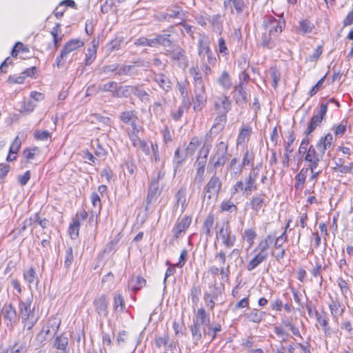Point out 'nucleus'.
Returning <instances> with one entry per match:
<instances>
[{
	"mask_svg": "<svg viewBox=\"0 0 353 353\" xmlns=\"http://www.w3.org/2000/svg\"><path fill=\"white\" fill-rule=\"evenodd\" d=\"M134 65H132L118 64L117 75H136L137 72H134Z\"/></svg>",
	"mask_w": 353,
	"mask_h": 353,
	"instance_id": "40",
	"label": "nucleus"
},
{
	"mask_svg": "<svg viewBox=\"0 0 353 353\" xmlns=\"http://www.w3.org/2000/svg\"><path fill=\"white\" fill-rule=\"evenodd\" d=\"M1 313L3 315L7 325L11 328H14V327L18 323L19 321V314L12 303L4 304L1 308Z\"/></svg>",
	"mask_w": 353,
	"mask_h": 353,
	"instance_id": "8",
	"label": "nucleus"
},
{
	"mask_svg": "<svg viewBox=\"0 0 353 353\" xmlns=\"http://www.w3.org/2000/svg\"><path fill=\"white\" fill-rule=\"evenodd\" d=\"M228 144L221 141L216 145L210 157L209 166L213 170L223 167L228 159Z\"/></svg>",
	"mask_w": 353,
	"mask_h": 353,
	"instance_id": "3",
	"label": "nucleus"
},
{
	"mask_svg": "<svg viewBox=\"0 0 353 353\" xmlns=\"http://www.w3.org/2000/svg\"><path fill=\"white\" fill-rule=\"evenodd\" d=\"M201 289L199 287L193 286L190 290L191 301L194 305H197L199 301Z\"/></svg>",
	"mask_w": 353,
	"mask_h": 353,
	"instance_id": "64",
	"label": "nucleus"
},
{
	"mask_svg": "<svg viewBox=\"0 0 353 353\" xmlns=\"http://www.w3.org/2000/svg\"><path fill=\"white\" fill-rule=\"evenodd\" d=\"M154 39V48L161 46L167 49L172 48L174 46L173 40L172 39V34L163 31V34H159L155 36Z\"/></svg>",
	"mask_w": 353,
	"mask_h": 353,
	"instance_id": "19",
	"label": "nucleus"
},
{
	"mask_svg": "<svg viewBox=\"0 0 353 353\" xmlns=\"http://www.w3.org/2000/svg\"><path fill=\"white\" fill-rule=\"evenodd\" d=\"M74 261L73 249L72 247H68L65 250L64 257V266L66 269H69Z\"/></svg>",
	"mask_w": 353,
	"mask_h": 353,
	"instance_id": "51",
	"label": "nucleus"
},
{
	"mask_svg": "<svg viewBox=\"0 0 353 353\" xmlns=\"http://www.w3.org/2000/svg\"><path fill=\"white\" fill-rule=\"evenodd\" d=\"M309 168H302L299 173L296 176L295 179L296 183L295 184V188H299V185H303L305 182L306 177L307 176Z\"/></svg>",
	"mask_w": 353,
	"mask_h": 353,
	"instance_id": "52",
	"label": "nucleus"
},
{
	"mask_svg": "<svg viewBox=\"0 0 353 353\" xmlns=\"http://www.w3.org/2000/svg\"><path fill=\"white\" fill-rule=\"evenodd\" d=\"M268 18L270 25V35L275 37L279 32L282 31V23L278 21L272 17H268Z\"/></svg>",
	"mask_w": 353,
	"mask_h": 353,
	"instance_id": "39",
	"label": "nucleus"
},
{
	"mask_svg": "<svg viewBox=\"0 0 353 353\" xmlns=\"http://www.w3.org/2000/svg\"><path fill=\"white\" fill-rule=\"evenodd\" d=\"M251 134V128L250 127H245L243 128L237 138V144L240 145L245 142L246 139H248L250 136Z\"/></svg>",
	"mask_w": 353,
	"mask_h": 353,
	"instance_id": "55",
	"label": "nucleus"
},
{
	"mask_svg": "<svg viewBox=\"0 0 353 353\" xmlns=\"http://www.w3.org/2000/svg\"><path fill=\"white\" fill-rule=\"evenodd\" d=\"M328 103H334L337 107L340 106L339 103L337 101H335L334 99H331L328 102L321 103L320 108L317 110V112L314 113L311 118V120L308 123V126L305 131V135L307 136L310 134L314 131L317 126L320 125L327 111Z\"/></svg>",
	"mask_w": 353,
	"mask_h": 353,
	"instance_id": "4",
	"label": "nucleus"
},
{
	"mask_svg": "<svg viewBox=\"0 0 353 353\" xmlns=\"http://www.w3.org/2000/svg\"><path fill=\"white\" fill-rule=\"evenodd\" d=\"M209 22L212 24L214 30L219 34L222 32V21L221 20L220 14H215L209 18Z\"/></svg>",
	"mask_w": 353,
	"mask_h": 353,
	"instance_id": "49",
	"label": "nucleus"
},
{
	"mask_svg": "<svg viewBox=\"0 0 353 353\" xmlns=\"http://www.w3.org/2000/svg\"><path fill=\"white\" fill-rule=\"evenodd\" d=\"M128 285L132 291L137 292L146 285V281L141 276H132Z\"/></svg>",
	"mask_w": 353,
	"mask_h": 353,
	"instance_id": "34",
	"label": "nucleus"
},
{
	"mask_svg": "<svg viewBox=\"0 0 353 353\" xmlns=\"http://www.w3.org/2000/svg\"><path fill=\"white\" fill-rule=\"evenodd\" d=\"M334 170L343 174H353V163L351 162L348 165H344V160L339 158L335 161Z\"/></svg>",
	"mask_w": 353,
	"mask_h": 353,
	"instance_id": "33",
	"label": "nucleus"
},
{
	"mask_svg": "<svg viewBox=\"0 0 353 353\" xmlns=\"http://www.w3.org/2000/svg\"><path fill=\"white\" fill-rule=\"evenodd\" d=\"M167 54L174 61H184L187 62V57L185 50L180 46H174L172 48L167 49Z\"/></svg>",
	"mask_w": 353,
	"mask_h": 353,
	"instance_id": "26",
	"label": "nucleus"
},
{
	"mask_svg": "<svg viewBox=\"0 0 353 353\" xmlns=\"http://www.w3.org/2000/svg\"><path fill=\"white\" fill-rule=\"evenodd\" d=\"M23 278L30 284L34 283V280L37 279L36 272L34 268H30L29 270L23 272Z\"/></svg>",
	"mask_w": 353,
	"mask_h": 353,
	"instance_id": "63",
	"label": "nucleus"
},
{
	"mask_svg": "<svg viewBox=\"0 0 353 353\" xmlns=\"http://www.w3.org/2000/svg\"><path fill=\"white\" fill-rule=\"evenodd\" d=\"M95 312L101 317H107L108 315V301L105 294L97 296L93 301Z\"/></svg>",
	"mask_w": 353,
	"mask_h": 353,
	"instance_id": "13",
	"label": "nucleus"
},
{
	"mask_svg": "<svg viewBox=\"0 0 353 353\" xmlns=\"http://www.w3.org/2000/svg\"><path fill=\"white\" fill-rule=\"evenodd\" d=\"M151 78L165 93L172 90L173 83L166 74L152 72Z\"/></svg>",
	"mask_w": 353,
	"mask_h": 353,
	"instance_id": "12",
	"label": "nucleus"
},
{
	"mask_svg": "<svg viewBox=\"0 0 353 353\" xmlns=\"http://www.w3.org/2000/svg\"><path fill=\"white\" fill-rule=\"evenodd\" d=\"M97 46L94 44L87 50L85 54V65H90L96 59Z\"/></svg>",
	"mask_w": 353,
	"mask_h": 353,
	"instance_id": "47",
	"label": "nucleus"
},
{
	"mask_svg": "<svg viewBox=\"0 0 353 353\" xmlns=\"http://www.w3.org/2000/svg\"><path fill=\"white\" fill-rule=\"evenodd\" d=\"M218 83L225 90H229L232 87V81L230 74L227 71H223L218 79Z\"/></svg>",
	"mask_w": 353,
	"mask_h": 353,
	"instance_id": "42",
	"label": "nucleus"
},
{
	"mask_svg": "<svg viewBox=\"0 0 353 353\" xmlns=\"http://www.w3.org/2000/svg\"><path fill=\"white\" fill-rule=\"evenodd\" d=\"M218 235L227 248H231L234 245L235 237L231 235L230 225L228 222L223 224L218 232Z\"/></svg>",
	"mask_w": 353,
	"mask_h": 353,
	"instance_id": "15",
	"label": "nucleus"
},
{
	"mask_svg": "<svg viewBox=\"0 0 353 353\" xmlns=\"http://www.w3.org/2000/svg\"><path fill=\"white\" fill-rule=\"evenodd\" d=\"M222 330V327L221 324L218 323H214L212 324H210V326L207 327V331H210L211 334L209 335L211 336V341L214 340L216 337V334Z\"/></svg>",
	"mask_w": 353,
	"mask_h": 353,
	"instance_id": "58",
	"label": "nucleus"
},
{
	"mask_svg": "<svg viewBox=\"0 0 353 353\" xmlns=\"http://www.w3.org/2000/svg\"><path fill=\"white\" fill-rule=\"evenodd\" d=\"M191 102L190 101H187L186 99L185 101H182L181 105L178 108L176 112H172L171 116L172 118L174 121H179L182 117L184 111L188 110L190 108Z\"/></svg>",
	"mask_w": 353,
	"mask_h": 353,
	"instance_id": "35",
	"label": "nucleus"
},
{
	"mask_svg": "<svg viewBox=\"0 0 353 353\" xmlns=\"http://www.w3.org/2000/svg\"><path fill=\"white\" fill-rule=\"evenodd\" d=\"M223 288L216 281L209 285V290L203 294V301L208 310L213 311L216 303L223 304Z\"/></svg>",
	"mask_w": 353,
	"mask_h": 353,
	"instance_id": "2",
	"label": "nucleus"
},
{
	"mask_svg": "<svg viewBox=\"0 0 353 353\" xmlns=\"http://www.w3.org/2000/svg\"><path fill=\"white\" fill-rule=\"evenodd\" d=\"M114 310L119 312H123L125 309V301L123 297L120 293L114 294Z\"/></svg>",
	"mask_w": 353,
	"mask_h": 353,
	"instance_id": "45",
	"label": "nucleus"
},
{
	"mask_svg": "<svg viewBox=\"0 0 353 353\" xmlns=\"http://www.w3.org/2000/svg\"><path fill=\"white\" fill-rule=\"evenodd\" d=\"M190 74L193 78L194 88H205L201 70L197 66L191 68L190 69Z\"/></svg>",
	"mask_w": 353,
	"mask_h": 353,
	"instance_id": "28",
	"label": "nucleus"
},
{
	"mask_svg": "<svg viewBox=\"0 0 353 353\" xmlns=\"http://www.w3.org/2000/svg\"><path fill=\"white\" fill-rule=\"evenodd\" d=\"M232 108V101L229 97L221 94L214 98V109L216 113L227 114Z\"/></svg>",
	"mask_w": 353,
	"mask_h": 353,
	"instance_id": "10",
	"label": "nucleus"
},
{
	"mask_svg": "<svg viewBox=\"0 0 353 353\" xmlns=\"http://www.w3.org/2000/svg\"><path fill=\"white\" fill-rule=\"evenodd\" d=\"M132 94L137 97L142 102L147 103L150 101V94L139 86L133 87Z\"/></svg>",
	"mask_w": 353,
	"mask_h": 353,
	"instance_id": "44",
	"label": "nucleus"
},
{
	"mask_svg": "<svg viewBox=\"0 0 353 353\" xmlns=\"http://www.w3.org/2000/svg\"><path fill=\"white\" fill-rule=\"evenodd\" d=\"M160 194L161 190L159 188V184H157V183L154 181H151L148 188V195L146 198V210H148V205L154 203Z\"/></svg>",
	"mask_w": 353,
	"mask_h": 353,
	"instance_id": "22",
	"label": "nucleus"
},
{
	"mask_svg": "<svg viewBox=\"0 0 353 353\" xmlns=\"http://www.w3.org/2000/svg\"><path fill=\"white\" fill-rule=\"evenodd\" d=\"M217 116L214 120V123L211 128L210 132L212 133L218 134L219 132L224 129L225 125L227 123V114L216 113Z\"/></svg>",
	"mask_w": 353,
	"mask_h": 353,
	"instance_id": "25",
	"label": "nucleus"
},
{
	"mask_svg": "<svg viewBox=\"0 0 353 353\" xmlns=\"http://www.w3.org/2000/svg\"><path fill=\"white\" fill-rule=\"evenodd\" d=\"M27 347L24 342L17 341L14 344L0 353H26Z\"/></svg>",
	"mask_w": 353,
	"mask_h": 353,
	"instance_id": "37",
	"label": "nucleus"
},
{
	"mask_svg": "<svg viewBox=\"0 0 353 353\" xmlns=\"http://www.w3.org/2000/svg\"><path fill=\"white\" fill-rule=\"evenodd\" d=\"M222 181L219 176L213 174L208 180L203 188L204 199L210 201L212 199H216L222 188Z\"/></svg>",
	"mask_w": 353,
	"mask_h": 353,
	"instance_id": "6",
	"label": "nucleus"
},
{
	"mask_svg": "<svg viewBox=\"0 0 353 353\" xmlns=\"http://www.w3.org/2000/svg\"><path fill=\"white\" fill-rule=\"evenodd\" d=\"M322 154L318 150L316 151L315 149L310 145L309 149L307 151L305 160L310 163V170L311 172H313L314 170H316L319 165V161L323 158Z\"/></svg>",
	"mask_w": 353,
	"mask_h": 353,
	"instance_id": "16",
	"label": "nucleus"
},
{
	"mask_svg": "<svg viewBox=\"0 0 353 353\" xmlns=\"http://www.w3.org/2000/svg\"><path fill=\"white\" fill-rule=\"evenodd\" d=\"M333 141V136L331 134H327L325 137H321L316 144L317 150L323 156L327 149L330 148Z\"/></svg>",
	"mask_w": 353,
	"mask_h": 353,
	"instance_id": "30",
	"label": "nucleus"
},
{
	"mask_svg": "<svg viewBox=\"0 0 353 353\" xmlns=\"http://www.w3.org/2000/svg\"><path fill=\"white\" fill-rule=\"evenodd\" d=\"M193 321L200 325H203L204 336L211 334L210 331H207V327L210 324V316L204 307H199L196 311H194Z\"/></svg>",
	"mask_w": 353,
	"mask_h": 353,
	"instance_id": "9",
	"label": "nucleus"
},
{
	"mask_svg": "<svg viewBox=\"0 0 353 353\" xmlns=\"http://www.w3.org/2000/svg\"><path fill=\"white\" fill-rule=\"evenodd\" d=\"M92 146L94 149V154L99 157L103 158L106 155V150L103 148L99 139L92 141Z\"/></svg>",
	"mask_w": 353,
	"mask_h": 353,
	"instance_id": "48",
	"label": "nucleus"
},
{
	"mask_svg": "<svg viewBox=\"0 0 353 353\" xmlns=\"http://www.w3.org/2000/svg\"><path fill=\"white\" fill-rule=\"evenodd\" d=\"M68 336L61 334L54 339L53 346L59 350H69L68 348Z\"/></svg>",
	"mask_w": 353,
	"mask_h": 353,
	"instance_id": "36",
	"label": "nucleus"
},
{
	"mask_svg": "<svg viewBox=\"0 0 353 353\" xmlns=\"http://www.w3.org/2000/svg\"><path fill=\"white\" fill-rule=\"evenodd\" d=\"M245 4L243 0H225L223 8L225 10H229L230 13H234V10L237 14L243 12Z\"/></svg>",
	"mask_w": 353,
	"mask_h": 353,
	"instance_id": "20",
	"label": "nucleus"
},
{
	"mask_svg": "<svg viewBox=\"0 0 353 353\" xmlns=\"http://www.w3.org/2000/svg\"><path fill=\"white\" fill-rule=\"evenodd\" d=\"M263 248L261 252L256 255L248 264V270H252L257 267L265 259V254L263 253Z\"/></svg>",
	"mask_w": 353,
	"mask_h": 353,
	"instance_id": "46",
	"label": "nucleus"
},
{
	"mask_svg": "<svg viewBox=\"0 0 353 353\" xmlns=\"http://www.w3.org/2000/svg\"><path fill=\"white\" fill-rule=\"evenodd\" d=\"M314 313L316 321L322 327L325 335L330 334L331 330L330 327L328 325V318L326 314L324 312L322 314H321L316 309H314Z\"/></svg>",
	"mask_w": 353,
	"mask_h": 353,
	"instance_id": "29",
	"label": "nucleus"
},
{
	"mask_svg": "<svg viewBox=\"0 0 353 353\" xmlns=\"http://www.w3.org/2000/svg\"><path fill=\"white\" fill-rule=\"evenodd\" d=\"M192 223V217L185 215L181 219H178L172 229L173 237L178 239L180 236L184 234L187 229Z\"/></svg>",
	"mask_w": 353,
	"mask_h": 353,
	"instance_id": "14",
	"label": "nucleus"
},
{
	"mask_svg": "<svg viewBox=\"0 0 353 353\" xmlns=\"http://www.w3.org/2000/svg\"><path fill=\"white\" fill-rule=\"evenodd\" d=\"M174 199L176 201V208H178L181 204V214L183 213L188 205L186 199V187L185 185L181 186L175 193Z\"/></svg>",
	"mask_w": 353,
	"mask_h": 353,
	"instance_id": "24",
	"label": "nucleus"
},
{
	"mask_svg": "<svg viewBox=\"0 0 353 353\" xmlns=\"http://www.w3.org/2000/svg\"><path fill=\"white\" fill-rule=\"evenodd\" d=\"M154 39H148L146 37H141L135 40L134 44L137 46H149L154 48Z\"/></svg>",
	"mask_w": 353,
	"mask_h": 353,
	"instance_id": "60",
	"label": "nucleus"
},
{
	"mask_svg": "<svg viewBox=\"0 0 353 353\" xmlns=\"http://www.w3.org/2000/svg\"><path fill=\"white\" fill-rule=\"evenodd\" d=\"M264 316V312L254 309L248 316V318L250 321L254 323L260 322Z\"/></svg>",
	"mask_w": 353,
	"mask_h": 353,
	"instance_id": "59",
	"label": "nucleus"
},
{
	"mask_svg": "<svg viewBox=\"0 0 353 353\" xmlns=\"http://www.w3.org/2000/svg\"><path fill=\"white\" fill-rule=\"evenodd\" d=\"M198 56L201 61H208L212 65H215L216 59L214 56V53L210 48V42L209 39L203 36L200 38L197 44Z\"/></svg>",
	"mask_w": 353,
	"mask_h": 353,
	"instance_id": "5",
	"label": "nucleus"
},
{
	"mask_svg": "<svg viewBox=\"0 0 353 353\" xmlns=\"http://www.w3.org/2000/svg\"><path fill=\"white\" fill-rule=\"evenodd\" d=\"M80 223L79 220H74L73 223L70 225L69 234L72 239H75L79 236Z\"/></svg>",
	"mask_w": 353,
	"mask_h": 353,
	"instance_id": "54",
	"label": "nucleus"
},
{
	"mask_svg": "<svg viewBox=\"0 0 353 353\" xmlns=\"http://www.w3.org/2000/svg\"><path fill=\"white\" fill-rule=\"evenodd\" d=\"M133 85H117V90L112 97L114 98H128L130 97L133 92Z\"/></svg>",
	"mask_w": 353,
	"mask_h": 353,
	"instance_id": "31",
	"label": "nucleus"
},
{
	"mask_svg": "<svg viewBox=\"0 0 353 353\" xmlns=\"http://www.w3.org/2000/svg\"><path fill=\"white\" fill-rule=\"evenodd\" d=\"M328 306L332 318L336 321L342 316L345 312V306L338 298L333 299L330 296Z\"/></svg>",
	"mask_w": 353,
	"mask_h": 353,
	"instance_id": "17",
	"label": "nucleus"
},
{
	"mask_svg": "<svg viewBox=\"0 0 353 353\" xmlns=\"http://www.w3.org/2000/svg\"><path fill=\"white\" fill-rule=\"evenodd\" d=\"M214 216L212 214H209L203 224L201 232L202 234L205 235L207 240L208 239V238L212 236L213 234L212 232V229L214 225Z\"/></svg>",
	"mask_w": 353,
	"mask_h": 353,
	"instance_id": "32",
	"label": "nucleus"
},
{
	"mask_svg": "<svg viewBox=\"0 0 353 353\" xmlns=\"http://www.w3.org/2000/svg\"><path fill=\"white\" fill-rule=\"evenodd\" d=\"M256 190L255 182L252 179H246L244 182V195L249 196L252 192Z\"/></svg>",
	"mask_w": 353,
	"mask_h": 353,
	"instance_id": "53",
	"label": "nucleus"
},
{
	"mask_svg": "<svg viewBox=\"0 0 353 353\" xmlns=\"http://www.w3.org/2000/svg\"><path fill=\"white\" fill-rule=\"evenodd\" d=\"M161 15L162 19L170 22L172 19H179L183 21L185 14L183 8L175 5L172 8L168 9V12L162 13Z\"/></svg>",
	"mask_w": 353,
	"mask_h": 353,
	"instance_id": "21",
	"label": "nucleus"
},
{
	"mask_svg": "<svg viewBox=\"0 0 353 353\" xmlns=\"http://www.w3.org/2000/svg\"><path fill=\"white\" fill-rule=\"evenodd\" d=\"M229 168L235 174H240L242 170V165L236 158H233L229 164Z\"/></svg>",
	"mask_w": 353,
	"mask_h": 353,
	"instance_id": "62",
	"label": "nucleus"
},
{
	"mask_svg": "<svg viewBox=\"0 0 353 353\" xmlns=\"http://www.w3.org/2000/svg\"><path fill=\"white\" fill-rule=\"evenodd\" d=\"M245 88V87L242 85V83L237 84L233 88V98L236 103L239 106L244 105L248 101Z\"/></svg>",
	"mask_w": 353,
	"mask_h": 353,
	"instance_id": "18",
	"label": "nucleus"
},
{
	"mask_svg": "<svg viewBox=\"0 0 353 353\" xmlns=\"http://www.w3.org/2000/svg\"><path fill=\"white\" fill-rule=\"evenodd\" d=\"M124 42V38L123 37H116L112 39L108 44V48L111 52L118 50L121 48L122 43Z\"/></svg>",
	"mask_w": 353,
	"mask_h": 353,
	"instance_id": "56",
	"label": "nucleus"
},
{
	"mask_svg": "<svg viewBox=\"0 0 353 353\" xmlns=\"http://www.w3.org/2000/svg\"><path fill=\"white\" fill-rule=\"evenodd\" d=\"M190 330L192 334V342L195 345H197L201 341L203 332V325H200L192 321V324L190 326Z\"/></svg>",
	"mask_w": 353,
	"mask_h": 353,
	"instance_id": "27",
	"label": "nucleus"
},
{
	"mask_svg": "<svg viewBox=\"0 0 353 353\" xmlns=\"http://www.w3.org/2000/svg\"><path fill=\"white\" fill-rule=\"evenodd\" d=\"M117 83L115 81H110L104 84L99 85V90L101 92H111V96L115 93L117 90Z\"/></svg>",
	"mask_w": 353,
	"mask_h": 353,
	"instance_id": "50",
	"label": "nucleus"
},
{
	"mask_svg": "<svg viewBox=\"0 0 353 353\" xmlns=\"http://www.w3.org/2000/svg\"><path fill=\"white\" fill-rule=\"evenodd\" d=\"M61 324V321L57 317H51L48 319L47 324L43 327L42 332L46 334V336L54 335Z\"/></svg>",
	"mask_w": 353,
	"mask_h": 353,
	"instance_id": "23",
	"label": "nucleus"
},
{
	"mask_svg": "<svg viewBox=\"0 0 353 353\" xmlns=\"http://www.w3.org/2000/svg\"><path fill=\"white\" fill-rule=\"evenodd\" d=\"M265 200V194H259L253 196L250 204L252 208L255 211H259L263 206Z\"/></svg>",
	"mask_w": 353,
	"mask_h": 353,
	"instance_id": "43",
	"label": "nucleus"
},
{
	"mask_svg": "<svg viewBox=\"0 0 353 353\" xmlns=\"http://www.w3.org/2000/svg\"><path fill=\"white\" fill-rule=\"evenodd\" d=\"M32 296L26 300L19 301V316L23 325V328L31 330L38 321L39 316L35 312V307L32 306Z\"/></svg>",
	"mask_w": 353,
	"mask_h": 353,
	"instance_id": "1",
	"label": "nucleus"
},
{
	"mask_svg": "<svg viewBox=\"0 0 353 353\" xmlns=\"http://www.w3.org/2000/svg\"><path fill=\"white\" fill-rule=\"evenodd\" d=\"M281 323L283 326L288 327L294 336L302 338L299 328L296 327L289 319L283 320Z\"/></svg>",
	"mask_w": 353,
	"mask_h": 353,
	"instance_id": "57",
	"label": "nucleus"
},
{
	"mask_svg": "<svg viewBox=\"0 0 353 353\" xmlns=\"http://www.w3.org/2000/svg\"><path fill=\"white\" fill-rule=\"evenodd\" d=\"M194 97L192 98L193 110L199 112L203 110L207 103L205 88H194Z\"/></svg>",
	"mask_w": 353,
	"mask_h": 353,
	"instance_id": "11",
	"label": "nucleus"
},
{
	"mask_svg": "<svg viewBox=\"0 0 353 353\" xmlns=\"http://www.w3.org/2000/svg\"><path fill=\"white\" fill-rule=\"evenodd\" d=\"M119 119L123 123L129 125L138 120L134 110L122 112L119 115Z\"/></svg>",
	"mask_w": 353,
	"mask_h": 353,
	"instance_id": "38",
	"label": "nucleus"
},
{
	"mask_svg": "<svg viewBox=\"0 0 353 353\" xmlns=\"http://www.w3.org/2000/svg\"><path fill=\"white\" fill-rule=\"evenodd\" d=\"M188 154L185 152H182L179 148H177L174 154L173 163L175 170L178 168L186 159Z\"/></svg>",
	"mask_w": 353,
	"mask_h": 353,
	"instance_id": "41",
	"label": "nucleus"
},
{
	"mask_svg": "<svg viewBox=\"0 0 353 353\" xmlns=\"http://www.w3.org/2000/svg\"><path fill=\"white\" fill-rule=\"evenodd\" d=\"M211 145H208L205 151V155L203 157H199L197 160L196 161V165L197 168H205L207 158L210 150Z\"/></svg>",
	"mask_w": 353,
	"mask_h": 353,
	"instance_id": "61",
	"label": "nucleus"
},
{
	"mask_svg": "<svg viewBox=\"0 0 353 353\" xmlns=\"http://www.w3.org/2000/svg\"><path fill=\"white\" fill-rule=\"evenodd\" d=\"M83 42L79 39H71L68 41L61 51L60 55L56 59L55 64L57 68H61L65 64L68 55L72 51L82 47Z\"/></svg>",
	"mask_w": 353,
	"mask_h": 353,
	"instance_id": "7",
	"label": "nucleus"
}]
</instances>
